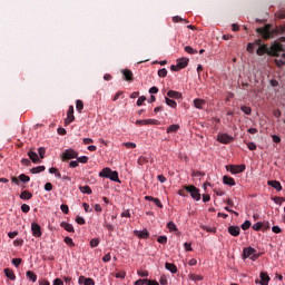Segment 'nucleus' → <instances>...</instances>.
I'll return each instance as SVG.
<instances>
[{
    "instance_id": "32",
    "label": "nucleus",
    "mask_w": 285,
    "mask_h": 285,
    "mask_svg": "<svg viewBox=\"0 0 285 285\" xmlns=\"http://www.w3.org/2000/svg\"><path fill=\"white\" fill-rule=\"evenodd\" d=\"M76 110H77V112L81 114V111L83 110V101L82 100L76 101Z\"/></svg>"
},
{
    "instance_id": "35",
    "label": "nucleus",
    "mask_w": 285,
    "mask_h": 285,
    "mask_svg": "<svg viewBox=\"0 0 285 285\" xmlns=\"http://www.w3.org/2000/svg\"><path fill=\"white\" fill-rule=\"evenodd\" d=\"M100 242L101 240L99 238H92L89 244H90L91 248H97V246H99Z\"/></svg>"
},
{
    "instance_id": "1",
    "label": "nucleus",
    "mask_w": 285,
    "mask_h": 285,
    "mask_svg": "<svg viewBox=\"0 0 285 285\" xmlns=\"http://www.w3.org/2000/svg\"><path fill=\"white\" fill-rule=\"evenodd\" d=\"M185 190L189 193L190 197H193L195 202H199L202 199L199 188L195 187V185L185 186Z\"/></svg>"
},
{
    "instance_id": "29",
    "label": "nucleus",
    "mask_w": 285,
    "mask_h": 285,
    "mask_svg": "<svg viewBox=\"0 0 285 285\" xmlns=\"http://www.w3.org/2000/svg\"><path fill=\"white\" fill-rule=\"evenodd\" d=\"M165 101H166L167 106H169L170 108H177V101H175L168 97L165 98Z\"/></svg>"
},
{
    "instance_id": "14",
    "label": "nucleus",
    "mask_w": 285,
    "mask_h": 285,
    "mask_svg": "<svg viewBox=\"0 0 285 285\" xmlns=\"http://www.w3.org/2000/svg\"><path fill=\"white\" fill-rule=\"evenodd\" d=\"M167 97H169L170 99H184V96L181 95V92L175 91V90H169L167 92Z\"/></svg>"
},
{
    "instance_id": "27",
    "label": "nucleus",
    "mask_w": 285,
    "mask_h": 285,
    "mask_svg": "<svg viewBox=\"0 0 285 285\" xmlns=\"http://www.w3.org/2000/svg\"><path fill=\"white\" fill-rule=\"evenodd\" d=\"M79 190L85 195H92V189L90 188V186H80Z\"/></svg>"
},
{
    "instance_id": "46",
    "label": "nucleus",
    "mask_w": 285,
    "mask_h": 285,
    "mask_svg": "<svg viewBox=\"0 0 285 285\" xmlns=\"http://www.w3.org/2000/svg\"><path fill=\"white\" fill-rule=\"evenodd\" d=\"M60 209L62 210V213H65V215H68L70 213V208L66 204H62L60 206Z\"/></svg>"
},
{
    "instance_id": "56",
    "label": "nucleus",
    "mask_w": 285,
    "mask_h": 285,
    "mask_svg": "<svg viewBox=\"0 0 285 285\" xmlns=\"http://www.w3.org/2000/svg\"><path fill=\"white\" fill-rule=\"evenodd\" d=\"M144 101H146V96H141L137 100V106H144Z\"/></svg>"
},
{
    "instance_id": "36",
    "label": "nucleus",
    "mask_w": 285,
    "mask_h": 285,
    "mask_svg": "<svg viewBox=\"0 0 285 285\" xmlns=\"http://www.w3.org/2000/svg\"><path fill=\"white\" fill-rule=\"evenodd\" d=\"M77 161H78V164H88V156H80V157H78L77 156Z\"/></svg>"
},
{
    "instance_id": "26",
    "label": "nucleus",
    "mask_w": 285,
    "mask_h": 285,
    "mask_svg": "<svg viewBox=\"0 0 285 285\" xmlns=\"http://www.w3.org/2000/svg\"><path fill=\"white\" fill-rule=\"evenodd\" d=\"M20 199H24V200L32 199V193H30L29 190H23L20 194Z\"/></svg>"
},
{
    "instance_id": "8",
    "label": "nucleus",
    "mask_w": 285,
    "mask_h": 285,
    "mask_svg": "<svg viewBox=\"0 0 285 285\" xmlns=\"http://www.w3.org/2000/svg\"><path fill=\"white\" fill-rule=\"evenodd\" d=\"M31 230H32L33 237H41V235H42L41 225H39L37 223H32L31 224Z\"/></svg>"
},
{
    "instance_id": "43",
    "label": "nucleus",
    "mask_w": 285,
    "mask_h": 285,
    "mask_svg": "<svg viewBox=\"0 0 285 285\" xmlns=\"http://www.w3.org/2000/svg\"><path fill=\"white\" fill-rule=\"evenodd\" d=\"M158 244H168V237L166 236H159L157 238Z\"/></svg>"
},
{
    "instance_id": "7",
    "label": "nucleus",
    "mask_w": 285,
    "mask_h": 285,
    "mask_svg": "<svg viewBox=\"0 0 285 285\" xmlns=\"http://www.w3.org/2000/svg\"><path fill=\"white\" fill-rule=\"evenodd\" d=\"M246 170V165H232L229 171L232 175H239V173H244Z\"/></svg>"
},
{
    "instance_id": "47",
    "label": "nucleus",
    "mask_w": 285,
    "mask_h": 285,
    "mask_svg": "<svg viewBox=\"0 0 285 285\" xmlns=\"http://www.w3.org/2000/svg\"><path fill=\"white\" fill-rule=\"evenodd\" d=\"M147 126H159V120L147 119Z\"/></svg>"
},
{
    "instance_id": "39",
    "label": "nucleus",
    "mask_w": 285,
    "mask_h": 285,
    "mask_svg": "<svg viewBox=\"0 0 285 285\" xmlns=\"http://www.w3.org/2000/svg\"><path fill=\"white\" fill-rule=\"evenodd\" d=\"M242 112H244L245 115H250V112H253V109L250 107H246V106H242L240 107Z\"/></svg>"
},
{
    "instance_id": "52",
    "label": "nucleus",
    "mask_w": 285,
    "mask_h": 285,
    "mask_svg": "<svg viewBox=\"0 0 285 285\" xmlns=\"http://www.w3.org/2000/svg\"><path fill=\"white\" fill-rule=\"evenodd\" d=\"M76 222L80 225L83 226V224H86V219L81 216H77L76 217Z\"/></svg>"
},
{
    "instance_id": "63",
    "label": "nucleus",
    "mask_w": 285,
    "mask_h": 285,
    "mask_svg": "<svg viewBox=\"0 0 285 285\" xmlns=\"http://www.w3.org/2000/svg\"><path fill=\"white\" fill-rule=\"evenodd\" d=\"M139 277H148V271H138Z\"/></svg>"
},
{
    "instance_id": "54",
    "label": "nucleus",
    "mask_w": 285,
    "mask_h": 285,
    "mask_svg": "<svg viewBox=\"0 0 285 285\" xmlns=\"http://www.w3.org/2000/svg\"><path fill=\"white\" fill-rule=\"evenodd\" d=\"M135 285H144V284H148V278H144V279H138L134 283Z\"/></svg>"
},
{
    "instance_id": "6",
    "label": "nucleus",
    "mask_w": 285,
    "mask_h": 285,
    "mask_svg": "<svg viewBox=\"0 0 285 285\" xmlns=\"http://www.w3.org/2000/svg\"><path fill=\"white\" fill-rule=\"evenodd\" d=\"M233 139H234L233 136L228 134H218L217 136V141H219V144H230Z\"/></svg>"
},
{
    "instance_id": "16",
    "label": "nucleus",
    "mask_w": 285,
    "mask_h": 285,
    "mask_svg": "<svg viewBox=\"0 0 285 285\" xmlns=\"http://www.w3.org/2000/svg\"><path fill=\"white\" fill-rule=\"evenodd\" d=\"M60 226H61V228H65V230H67V233H75V227L70 223L62 222L60 224Z\"/></svg>"
},
{
    "instance_id": "42",
    "label": "nucleus",
    "mask_w": 285,
    "mask_h": 285,
    "mask_svg": "<svg viewBox=\"0 0 285 285\" xmlns=\"http://www.w3.org/2000/svg\"><path fill=\"white\" fill-rule=\"evenodd\" d=\"M262 228H264V224L263 223H256L253 225V230H262Z\"/></svg>"
},
{
    "instance_id": "51",
    "label": "nucleus",
    "mask_w": 285,
    "mask_h": 285,
    "mask_svg": "<svg viewBox=\"0 0 285 285\" xmlns=\"http://www.w3.org/2000/svg\"><path fill=\"white\" fill-rule=\"evenodd\" d=\"M275 17H277L278 19H285V10L277 11L275 13Z\"/></svg>"
},
{
    "instance_id": "17",
    "label": "nucleus",
    "mask_w": 285,
    "mask_h": 285,
    "mask_svg": "<svg viewBox=\"0 0 285 285\" xmlns=\"http://www.w3.org/2000/svg\"><path fill=\"white\" fill-rule=\"evenodd\" d=\"M194 106L195 108H198V110H202V108L206 106V100L197 98L194 100Z\"/></svg>"
},
{
    "instance_id": "60",
    "label": "nucleus",
    "mask_w": 285,
    "mask_h": 285,
    "mask_svg": "<svg viewBox=\"0 0 285 285\" xmlns=\"http://www.w3.org/2000/svg\"><path fill=\"white\" fill-rule=\"evenodd\" d=\"M247 148H248L249 150H257V145H255V142H248V144H247Z\"/></svg>"
},
{
    "instance_id": "23",
    "label": "nucleus",
    "mask_w": 285,
    "mask_h": 285,
    "mask_svg": "<svg viewBox=\"0 0 285 285\" xmlns=\"http://www.w3.org/2000/svg\"><path fill=\"white\" fill-rule=\"evenodd\" d=\"M108 179H110L111 181H116L117 184L121 183V180H119V173H117V171H111L109 174V178Z\"/></svg>"
},
{
    "instance_id": "22",
    "label": "nucleus",
    "mask_w": 285,
    "mask_h": 285,
    "mask_svg": "<svg viewBox=\"0 0 285 285\" xmlns=\"http://www.w3.org/2000/svg\"><path fill=\"white\" fill-rule=\"evenodd\" d=\"M188 59L187 58H180L177 60L178 67L180 70H184V68H186V66H188Z\"/></svg>"
},
{
    "instance_id": "45",
    "label": "nucleus",
    "mask_w": 285,
    "mask_h": 285,
    "mask_svg": "<svg viewBox=\"0 0 285 285\" xmlns=\"http://www.w3.org/2000/svg\"><path fill=\"white\" fill-rule=\"evenodd\" d=\"M13 266H16V268H19V266H21V258H13L12 261Z\"/></svg>"
},
{
    "instance_id": "37",
    "label": "nucleus",
    "mask_w": 285,
    "mask_h": 285,
    "mask_svg": "<svg viewBox=\"0 0 285 285\" xmlns=\"http://www.w3.org/2000/svg\"><path fill=\"white\" fill-rule=\"evenodd\" d=\"M65 244H67V246H70L71 248L75 247V242L71 237H65Z\"/></svg>"
},
{
    "instance_id": "40",
    "label": "nucleus",
    "mask_w": 285,
    "mask_h": 285,
    "mask_svg": "<svg viewBox=\"0 0 285 285\" xmlns=\"http://www.w3.org/2000/svg\"><path fill=\"white\" fill-rule=\"evenodd\" d=\"M173 21H174V23H179V22H181V21H184V23H188V20L183 19V18L179 17V16L174 17V18H173Z\"/></svg>"
},
{
    "instance_id": "57",
    "label": "nucleus",
    "mask_w": 285,
    "mask_h": 285,
    "mask_svg": "<svg viewBox=\"0 0 285 285\" xmlns=\"http://www.w3.org/2000/svg\"><path fill=\"white\" fill-rule=\"evenodd\" d=\"M272 139H273L274 144H279L282 141V138L277 135H272Z\"/></svg>"
},
{
    "instance_id": "2",
    "label": "nucleus",
    "mask_w": 285,
    "mask_h": 285,
    "mask_svg": "<svg viewBox=\"0 0 285 285\" xmlns=\"http://www.w3.org/2000/svg\"><path fill=\"white\" fill-rule=\"evenodd\" d=\"M257 249L253 248V247H247L244 248L243 250V259H253V262H255V259H257V257H259L258 255H256Z\"/></svg>"
},
{
    "instance_id": "48",
    "label": "nucleus",
    "mask_w": 285,
    "mask_h": 285,
    "mask_svg": "<svg viewBox=\"0 0 285 285\" xmlns=\"http://www.w3.org/2000/svg\"><path fill=\"white\" fill-rule=\"evenodd\" d=\"M273 200L275 202V204H278L279 206H282V203L285 202L284 197H274Z\"/></svg>"
},
{
    "instance_id": "18",
    "label": "nucleus",
    "mask_w": 285,
    "mask_h": 285,
    "mask_svg": "<svg viewBox=\"0 0 285 285\" xmlns=\"http://www.w3.org/2000/svg\"><path fill=\"white\" fill-rule=\"evenodd\" d=\"M223 184H225L226 186H235V178L229 176H224Z\"/></svg>"
},
{
    "instance_id": "34",
    "label": "nucleus",
    "mask_w": 285,
    "mask_h": 285,
    "mask_svg": "<svg viewBox=\"0 0 285 285\" xmlns=\"http://www.w3.org/2000/svg\"><path fill=\"white\" fill-rule=\"evenodd\" d=\"M19 180L22 181L23 184H28V181H30V176H28L26 174H21L19 176Z\"/></svg>"
},
{
    "instance_id": "10",
    "label": "nucleus",
    "mask_w": 285,
    "mask_h": 285,
    "mask_svg": "<svg viewBox=\"0 0 285 285\" xmlns=\"http://www.w3.org/2000/svg\"><path fill=\"white\" fill-rule=\"evenodd\" d=\"M269 52L271 49L268 48V45H263L256 50V55H258V57H263V55H269Z\"/></svg>"
},
{
    "instance_id": "13",
    "label": "nucleus",
    "mask_w": 285,
    "mask_h": 285,
    "mask_svg": "<svg viewBox=\"0 0 285 285\" xmlns=\"http://www.w3.org/2000/svg\"><path fill=\"white\" fill-rule=\"evenodd\" d=\"M121 73L125 77V81H134L135 80V76L132 75V72L129 69H122Z\"/></svg>"
},
{
    "instance_id": "9",
    "label": "nucleus",
    "mask_w": 285,
    "mask_h": 285,
    "mask_svg": "<svg viewBox=\"0 0 285 285\" xmlns=\"http://www.w3.org/2000/svg\"><path fill=\"white\" fill-rule=\"evenodd\" d=\"M28 157L29 159H31L33 164H41V159L39 158V155L35 150L30 149L28 151Z\"/></svg>"
},
{
    "instance_id": "12",
    "label": "nucleus",
    "mask_w": 285,
    "mask_h": 285,
    "mask_svg": "<svg viewBox=\"0 0 285 285\" xmlns=\"http://www.w3.org/2000/svg\"><path fill=\"white\" fill-rule=\"evenodd\" d=\"M228 233L233 237H239V233H242V229L239 228V226H229Z\"/></svg>"
},
{
    "instance_id": "61",
    "label": "nucleus",
    "mask_w": 285,
    "mask_h": 285,
    "mask_svg": "<svg viewBox=\"0 0 285 285\" xmlns=\"http://www.w3.org/2000/svg\"><path fill=\"white\" fill-rule=\"evenodd\" d=\"M83 285H95V279H92V278H85Z\"/></svg>"
},
{
    "instance_id": "20",
    "label": "nucleus",
    "mask_w": 285,
    "mask_h": 285,
    "mask_svg": "<svg viewBox=\"0 0 285 285\" xmlns=\"http://www.w3.org/2000/svg\"><path fill=\"white\" fill-rule=\"evenodd\" d=\"M112 173V169L106 167L99 173V177H105L108 179L110 177V174Z\"/></svg>"
},
{
    "instance_id": "33",
    "label": "nucleus",
    "mask_w": 285,
    "mask_h": 285,
    "mask_svg": "<svg viewBox=\"0 0 285 285\" xmlns=\"http://www.w3.org/2000/svg\"><path fill=\"white\" fill-rule=\"evenodd\" d=\"M167 228H168V230H169L170 233L177 232V225H175L173 222H169V223L167 224Z\"/></svg>"
},
{
    "instance_id": "5",
    "label": "nucleus",
    "mask_w": 285,
    "mask_h": 285,
    "mask_svg": "<svg viewBox=\"0 0 285 285\" xmlns=\"http://www.w3.org/2000/svg\"><path fill=\"white\" fill-rule=\"evenodd\" d=\"M75 121V106H69L67 111V119L65 120V124L68 126Z\"/></svg>"
},
{
    "instance_id": "53",
    "label": "nucleus",
    "mask_w": 285,
    "mask_h": 285,
    "mask_svg": "<svg viewBox=\"0 0 285 285\" xmlns=\"http://www.w3.org/2000/svg\"><path fill=\"white\" fill-rule=\"evenodd\" d=\"M122 146H125V148H137V144L135 142H124Z\"/></svg>"
},
{
    "instance_id": "4",
    "label": "nucleus",
    "mask_w": 285,
    "mask_h": 285,
    "mask_svg": "<svg viewBox=\"0 0 285 285\" xmlns=\"http://www.w3.org/2000/svg\"><path fill=\"white\" fill-rule=\"evenodd\" d=\"M284 50V46L279 42H275L269 48V57H279V52Z\"/></svg>"
},
{
    "instance_id": "15",
    "label": "nucleus",
    "mask_w": 285,
    "mask_h": 285,
    "mask_svg": "<svg viewBox=\"0 0 285 285\" xmlns=\"http://www.w3.org/2000/svg\"><path fill=\"white\" fill-rule=\"evenodd\" d=\"M4 275L8 277V279H11V282H14L17 279V275H14V271L11 268H4Z\"/></svg>"
},
{
    "instance_id": "28",
    "label": "nucleus",
    "mask_w": 285,
    "mask_h": 285,
    "mask_svg": "<svg viewBox=\"0 0 285 285\" xmlns=\"http://www.w3.org/2000/svg\"><path fill=\"white\" fill-rule=\"evenodd\" d=\"M189 279H191V282H202V279H204V276L197 274H189Z\"/></svg>"
},
{
    "instance_id": "64",
    "label": "nucleus",
    "mask_w": 285,
    "mask_h": 285,
    "mask_svg": "<svg viewBox=\"0 0 285 285\" xmlns=\"http://www.w3.org/2000/svg\"><path fill=\"white\" fill-rule=\"evenodd\" d=\"M53 285H63V281H61V278H56Z\"/></svg>"
},
{
    "instance_id": "55",
    "label": "nucleus",
    "mask_w": 285,
    "mask_h": 285,
    "mask_svg": "<svg viewBox=\"0 0 285 285\" xmlns=\"http://www.w3.org/2000/svg\"><path fill=\"white\" fill-rule=\"evenodd\" d=\"M22 213H30V206L27 204L21 205Z\"/></svg>"
},
{
    "instance_id": "50",
    "label": "nucleus",
    "mask_w": 285,
    "mask_h": 285,
    "mask_svg": "<svg viewBox=\"0 0 285 285\" xmlns=\"http://www.w3.org/2000/svg\"><path fill=\"white\" fill-rule=\"evenodd\" d=\"M115 277L117 279H125L126 278V272H118Z\"/></svg>"
},
{
    "instance_id": "44",
    "label": "nucleus",
    "mask_w": 285,
    "mask_h": 285,
    "mask_svg": "<svg viewBox=\"0 0 285 285\" xmlns=\"http://www.w3.org/2000/svg\"><path fill=\"white\" fill-rule=\"evenodd\" d=\"M39 157L40 159H43L46 157V148L40 147L38 148Z\"/></svg>"
},
{
    "instance_id": "30",
    "label": "nucleus",
    "mask_w": 285,
    "mask_h": 285,
    "mask_svg": "<svg viewBox=\"0 0 285 285\" xmlns=\"http://www.w3.org/2000/svg\"><path fill=\"white\" fill-rule=\"evenodd\" d=\"M177 130H179V125H177V124L170 125V126L167 128V132H168V134H170V132H177Z\"/></svg>"
},
{
    "instance_id": "31",
    "label": "nucleus",
    "mask_w": 285,
    "mask_h": 285,
    "mask_svg": "<svg viewBox=\"0 0 285 285\" xmlns=\"http://www.w3.org/2000/svg\"><path fill=\"white\" fill-rule=\"evenodd\" d=\"M27 277H28V279H30L31 282H37V274H35V272H32V271H28V272H27Z\"/></svg>"
},
{
    "instance_id": "24",
    "label": "nucleus",
    "mask_w": 285,
    "mask_h": 285,
    "mask_svg": "<svg viewBox=\"0 0 285 285\" xmlns=\"http://www.w3.org/2000/svg\"><path fill=\"white\" fill-rule=\"evenodd\" d=\"M166 271H170L173 274L177 273V265L173 263H166L165 264Z\"/></svg>"
},
{
    "instance_id": "59",
    "label": "nucleus",
    "mask_w": 285,
    "mask_h": 285,
    "mask_svg": "<svg viewBox=\"0 0 285 285\" xmlns=\"http://www.w3.org/2000/svg\"><path fill=\"white\" fill-rule=\"evenodd\" d=\"M21 164H23V166H32V161H30V159H28V158H23L21 160Z\"/></svg>"
},
{
    "instance_id": "25",
    "label": "nucleus",
    "mask_w": 285,
    "mask_h": 285,
    "mask_svg": "<svg viewBox=\"0 0 285 285\" xmlns=\"http://www.w3.org/2000/svg\"><path fill=\"white\" fill-rule=\"evenodd\" d=\"M43 170H46V166H38L31 168L30 173H32V175H39V173H43Z\"/></svg>"
},
{
    "instance_id": "19",
    "label": "nucleus",
    "mask_w": 285,
    "mask_h": 285,
    "mask_svg": "<svg viewBox=\"0 0 285 285\" xmlns=\"http://www.w3.org/2000/svg\"><path fill=\"white\" fill-rule=\"evenodd\" d=\"M137 237H139L140 239H148L150 237V234L148 233V230H138L136 232Z\"/></svg>"
},
{
    "instance_id": "62",
    "label": "nucleus",
    "mask_w": 285,
    "mask_h": 285,
    "mask_svg": "<svg viewBox=\"0 0 285 285\" xmlns=\"http://www.w3.org/2000/svg\"><path fill=\"white\" fill-rule=\"evenodd\" d=\"M45 190H47V193H50V190H52V183H46Z\"/></svg>"
},
{
    "instance_id": "21",
    "label": "nucleus",
    "mask_w": 285,
    "mask_h": 285,
    "mask_svg": "<svg viewBox=\"0 0 285 285\" xmlns=\"http://www.w3.org/2000/svg\"><path fill=\"white\" fill-rule=\"evenodd\" d=\"M268 282H271V276L266 273H261V284L268 285Z\"/></svg>"
},
{
    "instance_id": "11",
    "label": "nucleus",
    "mask_w": 285,
    "mask_h": 285,
    "mask_svg": "<svg viewBox=\"0 0 285 285\" xmlns=\"http://www.w3.org/2000/svg\"><path fill=\"white\" fill-rule=\"evenodd\" d=\"M267 186H271L272 188L277 190V193L282 191V183H279L278 180H268Z\"/></svg>"
},
{
    "instance_id": "58",
    "label": "nucleus",
    "mask_w": 285,
    "mask_h": 285,
    "mask_svg": "<svg viewBox=\"0 0 285 285\" xmlns=\"http://www.w3.org/2000/svg\"><path fill=\"white\" fill-rule=\"evenodd\" d=\"M275 63L278 68H282V66H285V61L282 59H275Z\"/></svg>"
},
{
    "instance_id": "38",
    "label": "nucleus",
    "mask_w": 285,
    "mask_h": 285,
    "mask_svg": "<svg viewBox=\"0 0 285 285\" xmlns=\"http://www.w3.org/2000/svg\"><path fill=\"white\" fill-rule=\"evenodd\" d=\"M185 52H188V55H197V50H195L193 47L190 46H186L185 47Z\"/></svg>"
},
{
    "instance_id": "3",
    "label": "nucleus",
    "mask_w": 285,
    "mask_h": 285,
    "mask_svg": "<svg viewBox=\"0 0 285 285\" xmlns=\"http://www.w3.org/2000/svg\"><path fill=\"white\" fill-rule=\"evenodd\" d=\"M77 157H79V153H77V150L70 148V149H66L62 153V161H68L70 159H77Z\"/></svg>"
},
{
    "instance_id": "41",
    "label": "nucleus",
    "mask_w": 285,
    "mask_h": 285,
    "mask_svg": "<svg viewBox=\"0 0 285 285\" xmlns=\"http://www.w3.org/2000/svg\"><path fill=\"white\" fill-rule=\"evenodd\" d=\"M168 76V70L166 68H163L160 70H158V77H167Z\"/></svg>"
},
{
    "instance_id": "49",
    "label": "nucleus",
    "mask_w": 285,
    "mask_h": 285,
    "mask_svg": "<svg viewBox=\"0 0 285 285\" xmlns=\"http://www.w3.org/2000/svg\"><path fill=\"white\" fill-rule=\"evenodd\" d=\"M240 228H243V230H248V228H250V220H245Z\"/></svg>"
}]
</instances>
